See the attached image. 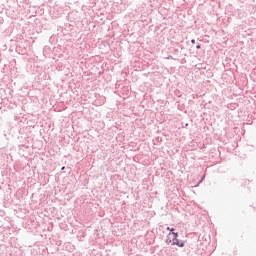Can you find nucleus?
Returning a JSON list of instances; mask_svg holds the SVG:
<instances>
[{"instance_id":"1","label":"nucleus","mask_w":256,"mask_h":256,"mask_svg":"<svg viewBox=\"0 0 256 256\" xmlns=\"http://www.w3.org/2000/svg\"><path fill=\"white\" fill-rule=\"evenodd\" d=\"M172 245H177L178 247H185V242H179V240H174Z\"/></svg>"},{"instance_id":"2","label":"nucleus","mask_w":256,"mask_h":256,"mask_svg":"<svg viewBox=\"0 0 256 256\" xmlns=\"http://www.w3.org/2000/svg\"><path fill=\"white\" fill-rule=\"evenodd\" d=\"M172 235H173V241H177V237H179V233L177 232H172Z\"/></svg>"},{"instance_id":"3","label":"nucleus","mask_w":256,"mask_h":256,"mask_svg":"<svg viewBox=\"0 0 256 256\" xmlns=\"http://www.w3.org/2000/svg\"><path fill=\"white\" fill-rule=\"evenodd\" d=\"M166 229H167V231H170L171 233H173V231H175V228H171V227H167Z\"/></svg>"},{"instance_id":"4","label":"nucleus","mask_w":256,"mask_h":256,"mask_svg":"<svg viewBox=\"0 0 256 256\" xmlns=\"http://www.w3.org/2000/svg\"><path fill=\"white\" fill-rule=\"evenodd\" d=\"M196 49H201V44H198V45L196 46Z\"/></svg>"},{"instance_id":"5","label":"nucleus","mask_w":256,"mask_h":256,"mask_svg":"<svg viewBox=\"0 0 256 256\" xmlns=\"http://www.w3.org/2000/svg\"><path fill=\"white\" fill-rule=\"evenodd\" d=\"M166 243H167V245H169V243H171V240L167 239Z\"/></svg>"},{"instance_id":"6","label":"nucleus","mask_w":256,"mask_h":256,"mask_svg":"<svg viewBox=\"0 0 256 256\" xmlns=\"http://www.w3.org/2000/svg\"><path fill=\"white\" fill-rule=\"evenodd\" d=\"M191 43H192L193 45H195V39H192V40H191Z\"/></svg>"},{"instance_id":"7","label":"nucleus","mask_w":256,"mask_h":256,"mask_svg":"<svg viewBox=\"0 0 256 256\" xmlns=\"http://www.w3.org/2000/svg\"><path fill=\"white\" fill-rule=\"evenodd\" d=\"M166 59H173V56L169 55Z\"/></svg>"},{"instance_id":"8","label":"nucleus","mask_w":256,"mask_h":256,"mask_svg":"<svg viewBox=\"0 0 256 256\" xmlns=\"http://www.w3.org/2000/svg\"><path fill=\"white\" fill-rule=\"evenodd\" d=\"M63 169H65V167H62V171H63Z\"/></svg>"}]
</instances>
